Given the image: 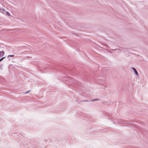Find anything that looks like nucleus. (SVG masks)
Here are the masks:
<instances>
[{"mask_svg": "<svg viewBox=\"0 0 148 148\" xmlns=\"http://www.w3.org/2000/svg\"><path fill=\"white\" fill-rule=\"evenodd\" d=\"M132 69L134 70V72H135V74L136 75H137L138 74V73L137 71L136 70V69L134 68V67H132Z\"/></svg>", "mask_w": 148, "mask_h": 148, "instance_id": "obj_2", "label": "nucleus"}, {"mask_svg": "<svg viewBox=\"0 0 148 148\" xmlns=\"http://www.w3.org/2000/svg\"><path fill=\"white\" fill-rule=\"evenodd\" d=\"M5 58V57H3L2 58H1V59H0V62L1 61V60H2L3 59Z\"/></svg>", "mask_w": 148, "mask_h": 148, "instance_id": "obj_4", "label": "nucleus"}, {"mask_svg": "<svg viewBox=\"0 0 148 148\" xmlns=\"http://www.w3.org/2000/svg\"><path fill=\"white\" fill-rule=\"evenodd\" d=\"M6 14H7L8 15V16H10V13H9V12H6Z\"/></svg>", "mask_w": 148, "mask_h": 148, "instance_id": "obj_3", "label": "nucleus"}, {"mask_svg": "<svg viewBox=\"0 0 148 148\" xmlns=\"http://www.w3.org/2000/svg\"><path fill=\"white\" fill-rule=\"evenodd\" d=\"M9 56L11 57H13L14 56V55H10L8 56V57H9Z\"/></svg>", "mask_w": 148, "mask_h": 148, "instance_id": "obj_5", "label": "nucleus"}, {"mask_svg": "<svg viewBox=\"0 0 148 148\" xmlns=\"http://www.w3.org/2000/svg\"><path fill=\"white\" fill-rule=\"evenodd\" d=\"M4 52L3 51H0V58H1V56H3L4 55Z\"/></svg>", "mask_w": 148, "mask_h": 148, "instance_id": "obj_1", "label": "nucleus"}, {"mask_svg": "<svg viewBox=\"0 0 148 148\" xmlns=\"http://www.w3.org/2000/svg\"><path fill=\"white\" fill-rule=\"evenodd\" d=\"M96 100H97V99H95V100H94V101H96Z\"/></svg>", "mask_w": 148, "mask_h": 148, "instance_id": "obj_6", "label": "nucleus"}, {"mask_svg": "<svg viewBox=\"0 0 148 148\" xmlns=\"http://www.w3.org/2000/svg\"><path fill=\"white\" fill-rule=\"evenodd\" d=\"M27 92V93L28 92V91L27 92Z\"/></svg>", "mask_w": 148, "mask_h": 148, "instance_id": "obj_7", "label": "nucleus"}]
</instances>
